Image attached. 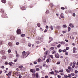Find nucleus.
Returning a JSON list of instances; mask_svg holds the SVG:
<instances>
[{
  "label": "nucleus",
  "instance_id": "5",
  "mask_svg": "<svg viewBox=\"0 0 78 78\" xmlns=\"http://www.w3.org/2000/svg\"><path fill=\"white\" fill-rule=\"evenodd\" d=\"M55 56L56 58H59V55L58 54H55Z\"/></svg>",
  "mask_w": 78,
  "mask_h": 78
},
{
  "label": "nucleus",
  "instance_id": "48",
  "mask_svg": "<svg viewBox=\"0 0 78 78\" xmlns=\"http://www.w3.org/2000/svg\"><path fill=\"white\" fill-rule=\"evenodd\" d=\"M61 47V44H58V46H57V47H58V48H59V47Z\"/></svg>",
  "mask_w": 78,
  "mask_h": 78
},
{
  "label": "nucleus",
  "instance_id": "44",
  "mask_svg": "<svg viewBox=\"0 0 78 78\" xmlns=\"http://www.w3.org/2000/svg\"><path fill=\"white\" fill-rule=\"evenodd\" d=\"M62 33H63V34H64V33H66V31H62Z\"/></svg>",
  "mask_w": 78,
  "mask_h": 78
},
{
  "label": "nucleus",
  "instance_id": "24",
  "mask_svg": "<svg viewBox=\"0 0 78 78\" xmlns=\"http://www.w3.org/2000/svg\"><path fill=\"white\" fill-rule=\"evenodd\" d=\"M37 26L38 27H41V24H40V23H38L37 24Z\"/></svg>",
  "mask_w": 78,
  "mask_h": 78
},
{
  "label": "nucleus",
  "instance_id": "50",
  "mask_svg": "<svg viewBox=\"0 0 78 78\" xmlns=\"http://www.w3.org/2000/svg\"><path fill=\"white\" fill-rule=\"evenodd\" d=\"M61 9H63V10H64V9H65V8H64V7H61Z\"/></svg>",
  "mask_w": 78,
  "mask_h": 78
},
{
  "label": "nucleus",
  "instance_id": "12",
  "mask_svg": "<svg viewBox=\"0 0 78 78\" xmlns=\"http://www.w3.org/2000/svg\"><path fill=\"white\" fill-rule=\"evenodd\" d=\"M60 17L62 18V19H63L64 18V14L63 13H62L60 15Z\"/></svg>",
  "mask_w": 78,
  "mask_h": 78
},
{
  "label": "nucleus",
  "instance_id": "63",
  "mask_svg": "<svg viewBox=\"0 0 78 78\" xmlns=\"http://www.w3.org/2000/svg\"><path fill=\"white\" fill-rule=\"evenodd\" d=\"M18 76H19V78H22V76L20 75V74Z\"/></svg>",
  "mask_w": 78,
  "mask_h": 78
},
{
  "label": "nucleus",
  "instance_id": "58",
  "mask_svg": "<svg viewBox=\"0 0 78 78\" xmlns=\"http://www.w3.org/2000/svg\"><path fill=\"white\" fill-rule=\"evenodd\" d=\"M78 71L77 70H75V73H77Z\"/></svg>",
  "mask_w": 78,
  "mask_h": 78
},
{
  "label": "nucleus",
  "instance_id": "60",
  "mask_svg": "<svg viewBox=\"0 0 78 78\" xmlns=\"http://www.w3.org/2000/svg\"><path fill=\"white\" fill-rule=\"evenodd\" d=\"M60 75L62 76L64 75V73H60Z\"/></svg>",
  "mask_w": 78,
  "mask_h": 78
},
{
  "label": "nucleus",
  "instance_id": "59",
  "mask_svg": "<svg viewBox=\"0 0 78 78\" xmlns=\"http://www.w3.org/2000/svg\"><path fill=\"white\" fill-rule=\"evenodd\" d=\"M72 76H75V73H71Z\"/></svg>",
  "mask_w": 78,
  "mask_h": 78
},
{
  "label": "nucleus",
  "instance_id": "31",
  "mask_svg": "<svg viewBox=\"0 0 78 78\" xmlns=\"http://www.w3.org/2000/svg\"><path fill=\"white\" fill-rule=\"evenodd\" d=\"M28 45L29 47H31V45H32V44H31V43H29V44H28Z\"/></svg>",
  "mask_w": 78,
  "mask_h": 78
},
{
  "label": "nucleus",
  "instance_id": "43",
  "mask_svg": "<svg viewBox=\"0 0 78 78\" xmlns=\"http://www.w3.org/2000/svg\"><path fill=\"white\" fill-rule=\"evenodd\" d=\"M57 77H58V78H61V76H60L59 75H58L57 76Z\"/></svg>",
  "mask_w": 78,
  "mask_h": 78
},
{
  "label": "nucleus",
  "instance_id": "41",
  "mask_svg": "<svg viewBox=\"0 0 78 78\" xmlns=\"http://www.w3.org/2000/svg\"><path fill=\"white\" fill-rule=\"evenodd\" d=\"M8 53H11V50L10 49H9L8 51Z\"/></svg>",
  "mask_w": 78,
  "mask_h": 78
},
{
  "label": "nucleus",
  "instance_id": "57",
  "mask_svg": "<svg viewBox=\"0 0 78 78\" xmlns=\"http://www.w3.org/2000/svg\"><path fill=\"white\" fill-rule=\"evenodd\" d=\"M75 16H76V15H75V13H74L73 14V17H75Z\"/></svg>",
  "mask_w": 78,
  "mask_h": 78
},
{
  "label": "nucleus",
  "instance_id": "10",
  "mask_svg": "<svg viewBox=\"0 0 78 78\" xmlns=\"http://www.w3.org/2000/svg\"><path fill=\"white\" fill-rule=\"evenodd\" d=\"M10 38L12 40H14L15 39V37L13 36H12Z\"/></svg>",
  "mask_w": 78,
  "mask_h": 78
},
{
  "label": "nucleus",
  "instance_id": "7",
  "mask_svg": "<svg viewBox=\"0 0 78 78\" xmlns=\"http://www.w3.org/2000/svg\"><path fill=\"white\" fill-rule=\"evenodd\" d=\"M21 9L22 10H23H23H25V9H26V7L25 6H23L21 8Z\"/></svg>",
  "mask_w": 78,
  "mask_h": 78
},
{
  "label": "nucleus",
  "instance_id": "42",
  "mask_svg": "<svg viewBox=\"0 0 78 78\" xmlns=\"http://www.w3.org/2000/svg\"><path fill=\"white\" fill-rule=\"evenodd\" d=\"M48 53V51H46L44 53V55H47Z\"/></svg>",
  "mask_w": 78,
  "mask_h": 78
},
{
  "label": "nucleus",
  "instance_id": "22",
  "mask_svg": "<svg viewBox=\"0 0 78 78\" xmlns=\"http://www.w3.org/2000/svg\"><path fill=\"white\" fill-rule=\"evenodd\" d=\"M50 6H51V8H52L53 6V4L52 3H50Z\"/></svg>",
  "mask_w": 78,
  "mask_h": 78
},
{
  "label": "nucleus",
  "instance_id": "32",
  "mask_svg": "<svg viewBox=\"0 0 78 78\" xmlns=\"http://www.w3.org/2000/svg\"><path fill=\"white\" fill-rule=\"evenodd\" d=\"M64 77L65 78H68V76H67V75H64Z\"/></svg>",
  "mask_w": 78,
  "mask_h": 78
},
{
  "label": "nucleus",
  "instance_id": "39",
  "mask_svg": "<svg viewBox=\"0 0 78 78\" xmlns=\"http://www.w3.org/2000/svg\"><path fill=\"white\" fill-rule=\"evenodd\" d=\"M49 39H50L51 40V41H52L53 40V38L51 37H50L49 38Z\"/></svg>",
  "mask_w": 78,
  "mask_h": 78
},
{
  "label": "nucleus",
  "instance_id": "64",
  "mask_svg": "<svg viewBox=\"0 0 78 78\" xmlns=\"http://www.w3.org/2000/svg\"><path fill=\"white\" fill-rule=\"evenodd\" d=\"M32 75H33V76L35 77V73H33L32 74Z\"/></svg>",
  "mask_w": 78,
  "mask_h": 78
},
{
  "label": "nucleus",
  "instance_id": "30",
  "mask_svg": "<svg viewBox=\"0 0 78 78\" xmlns=\"http://www.w3.org/2000/svg\"><path fill=\"white\" fill-rule=\"evenodd\" d=\"M64 71V70L63 69H61V70H60L59 71V72L61 73V72H63Z\"/></svg>",
  "mask_w": 78,
  "mask_h": 78
},
{
  "label": "nucleus",
  "instance_id": "3",
  "mask_svg": "<svg viewBox=\"0 0 78 78\" xmlns=\"http://www.w3.org/2000/svg\"><path fill=\"white\" fill-rule=\"evenodd\" d=\"M0 53L1 55H5V51L4 50H2L0 51Z\"/></svg>",
  "mask_w": 78,
  "mask_h": 78
},
{
  "label": "nucleus",
  "instance_id": "9",
  "mask_svg": "<svg viewBox=\"0 0 78 78\" xmlns=\"http://www.w3.org/2000/svg\"><path fill=\"white\" fill-rule=\"evenodd\" d=\"M8 45L10 47H12V44L11 42H9L8 43Z\"/></svg>",
  "mask_w": 78,
  "mask_h": 78
},
{
  "label": "nucleus",
  "instance_id": "4",
  "mask_svg": "<svg viewBox=\"0 0 78 78\" xmlns=\"http://www.w3.org/2000/svg\"><path fill=\"white\" fill-rule=\"evenodd\" d=\"M36 70L35 69H30V72L32 73H35Z\"/></svg>",
  "mask_w": 78,
  "mask_h": 78
},
{
  "label": "nucleus",
  "instance_id": "61",
  "mask_svg": "<svg viewBox=\"0 0 78 78\" xmlns=\"http://www.w3.org/2000/svg\"><path fill=\"white\" fill-rule=\"evenodd\" d=\"M34 64H37V62L36 61L34 62Z\"/></svg>",
  "mask_w": 78,
  "mask_h": 78
},
{
  "label": "nucleus",
  "instance_id": "33",
  "mask_svg": "<svg viewBox=\"0 0 78 78\" xmlns=\"http://www.w3.org/2000/svg\"><path fill=\"white\" fill-rule=\"evenodd\" d=\"M50 28L51 30H53V26H51L50 27Z\"/></svg>",
  "mask_w": 78,
  "mask_h": 78
},
{
  "label": "nucleus",
  "instance_id": "52",
  "mask_svg": "<svg viewBox=\"0 0 78 78\" xmlns=\"http://www.w3.org/2000/svg\"><path fill=\"white\" fill-rule=\"evenodd\" d=\"M66 71L67 72H70V70H69L68 69H66Z\"/></svg>",
  "mask_w": 78,
  "mask_h": 78
},
{
  "label": "nucleus",
  "instance_id": "55",
  "mask_svg": "<svg viewBox=\"0 0 78 78\" xmlns=\"http://www.w3.org/2000/svg\"><path fill=\"white\" fill-rule=\"evenodd\" d=\"M62 51L63 52H66V49H64Z\"/></svg>",
  "mask_w": 78,
  "mask_h": 78
},
{
  "label": "nucleus",
  "instance_id": "23",
  "mask_svg": "<svg viewBox=\"0 0 78 78\" xmlns=\"http://www.w3.org/2000/svg\"><path fill=\"white\" fill-rule=\"evenodd\" d=\"M3 43V41H0V45H2V44Z\"/></svg>",
  "mask_w": 78,
  "mask_h": 78
},
{
  "label": "nucleus",
  "instance_id": "15",
  "mask_svg": "<svg viewBox=\"0 0 78 78\" xmlns=\"http://www.w3.org/2000/svg\"><path fill=\"white\" fill-rule=\"evenodd\" d=\"M69 26H70V27L72 28H73V27H74V26H73V25L72 23H70L69 24Z\"/></svg>",
  "mask_w": 78,
  "mask_h": 78
},
{
  "label": "nucleus",
  "instance_id": "1",
  "mask_svg": "<svg viewBox=\"0 0 78 78\" xmlns=\"http://www.w3.org/2000/svg\"><path fill=\"white\" fill-rule=\"evenodd\" d=\"M21 30L20 29H17L16 30V33L18 34H20L21 33Z\"/></svg>",
  "mask_w": 78,
  "mask_h": 78
},
{
  "label": "nucleus",
  "instance_id": "18",
  "mask_svg": "<svg viewBox=\"0 0 78 78\" xmlns=\"http://www.w3.org/2000/svg\"><path fill=\"white\" fill-rule=\"evenodd\" d=\"M76 49H73V53H76L77 52V51H76Z\"/></svg>",
  "mask_w": 78,
  "mask_h": 78
},
{
  "label": "nucleus",
  "instance_id": "54",
  "mask_svg": "<svg viewBox=\"0 0 78 78\" xmlns=\"http://www.w3.org/2000/svg\"><path fill=\"white\" fill-rule=\"evenodd\" d=\"M76 62H73V65H74V66H75V64H76Z\"/></svg>",
  "mask_w": 78,
  "mask_h": 78
},
{
  "label": "nucleus",
  "instance_id": "19",
  "mask_svg": "<svg viewBox=\"0 0 78 78\" xmlns=\"http://www.w3.org/2000/svg\"><path fill=\"white\" fill-rule=\"evenodd\" d=\"M61 29V27L60 26H58L57 27V29L58 30H59Z\"/></svg>",
  "mask_w": 78,
  "mask_h": 78
},
{
  "label": "nucleus",
  "instance_id": "17",
  "mask_svg": "<svg viewBox=\"0 0 78 78\" xmlns=\"http://www.w3.org/2000/svg\"><path fill=\"white\" fill-rule=\"evenodd\" d=\"M12 64H13V63H12V62H9V65H10L11 67H12Z\"/></svg>",
  "mask_w": 78,
  "mask_h": 78
},
{
  "label": "nucleus",
  "instance_id": "26",
  "mask_svg": "<svg viewBox=\"0 0 78 78\" xmlns=\"http://www.w3.org/2000/svg\"><path fill=\"white\" fill-rule=\"evenodd\" d=\"M16 56L17 58H19L20 55H19V54H16Z\"/></svg>",
  "mask_w": 78,
  "mask_h": 78
},
{
  "label": "nucleus",
  "instance_id": "14",
  "mask_svg": "<svg viewBox=\"0 0 78 78\" xmlns=\"http://www.w3.org/2000/svg\"><path fill=\"white\" fill-rule=\"evenodd\" d=\"M2 2L3 3H5L6 2V0H1Z\"/></svg>",
  "mask_w": 78,
  "mask_h": 78
},
{
  "label": "nucleus",
  "instance_id": "11",
  "mask_svg": "<svg viewBox=\"0 0 78 78\" xmlns=\"http://www.w3.org/2000/svg\"><path fill=\"white\" fill-rule=\"evenodd\" d=\"M2 59H6V57L4 55L2 56Z\"/></svg>",
  "mask_w": 78,
  "mask_h": 78
},
{
  "label": "nucleus",
  "instance_id": "53",
  "mask_svg": "<svg viewBox=\"0 0 78 78\" xmlns=\"http://www.w3.org/2000/svg\"><path fill=\"white\" fill-rule=\"evenodd\" d=\"M46 62H49V59H47L46 60Z\"/></svg>",
  "mask_w": 78,
  "mask_h": 78
},
{
  "label": "nucleus",
  "instance_id": "20",
  "mask_svg": "<svg viewBox=\"0 0 78 78\" xmlns=\"http://www.w3.org/2000/svg\"><path fill=\"white\" fill-rule=\"evenodd\" d=\"M66 61H67L66 62L65 61V64H68L69 63V61L68 60V59H66Z\"/></svg>",
  "mask_w": 78,
  "mask_h": 78
},
{
  "label": "nucleus",
  "instance_id": "27",
  "mask_svg": "<svg viewBox=\"0 0 78 78\" xmlns=\"http://www.w3.org/2000/svg\"><path fill=\"white\" fill-rule=\"evenodd\" d=\"M39 70H40V69L38 68H36V70L37 72H38V71H39Z\"/></svg>",
  "mask_w": 78,
  "mask_h": 78
},
{
  "label": "nucleus",
  "instance_id": "8",
  "mask_svg": "<svg viewBox=\"0 0 78 78\" xmlns=\"http://www.w3.org/2000/svg\"><path fill=\"white\" fill-rule=\"evenodd\" d=\"M0 11L1 12H2V14L5 13L4 12V10H3V9H0Z\"/></svg>",
  "mask_w": 78,
  "mask_h": 78
},
{
  "label": "nucleus",
  "instance_id": "29",
  "mask_svg": "<svg viewBox=\"0 0 78 78\" xmlns=\"http://www.w3.org/2000/svg\"><path fill=\"white\" fill-rule=\"evenodd\" d=\"M12 73V72L11 71L9 72V73H8V74L9 75V76H11Z\"/></svg>",
  "mask_w": 78,
  "mask_h": 78
},
{
  "label": "nucleus",
  "instance_id": "28",
  "mask_svg": "<svg viewBox=\"0 0 78 78\" xmlns=\"http://www.w3.org/2000/svg\"><path fill=\"white\" fill-rule=\"evenodd\" d=\"M62 27L63 28H67V26L66 24L63 25Z\"/></svg>",
  "mask_w": 78,
  "mask_h": 78
},
{
  "label": "nucleus",
  "instance_id": "56",
  "mask_svg": "<svg viewBox=\"0 0 78 78\" xmlns=\"http://www.w3.org/2000/svg\"><path fill=\"white\" fill-rule=\"evenodd\" d=\"M58 51L59 53H61V52H62V50H61V49H59V50H58Z\"/></svg>",
  "mask_w": 78,
  "mask_h": 78
},
{
  "label": "nucleus",
  "instance_id": "37",
  "mask_svg": "<svg viewBox=\"0 0 78 78\" xmlns=\"http://www.w3.org/2000/svg\"><path fill=\"white\" fill-rule=\"evenodd\" d=\"M70 27H68V31H70V30H71Z\"/></svg>",
  "mask_w": 78,
  "mask_h": 78
},
{
  "label": "nucleus",
  "instance_id": "16",
  "mask_svg": "<svg viewBox=\"0 0 78 78\" xmlns=\"http://www.w3.org/2000/svg\"><path fill=\"white\" fill-rule=\"evenodd\" d=\"M16 73L17 76H19L20 75V72H16Z\"/></svg>",
  "mask_w": 78,
  "mask_h": 78
},
{
  "label": "nucleus",
  "instance_id": "35",
  "mask_svg": "<svg viewBox=\"0 0 78 78\" xmlns=\"http://www.w3.org/2000/svg\"><path fill=\"white\" fill-rule=\"evenodd\" d=\"M52 54H55V53H56V51H52Z\"/></svg>",
  "mask_w": 78,
  "mask_h": 78
},
{
  "label": "nucleus",
  "instance_id": "47",
  "mask_svg": "<svg viewBox=\"0 0 78 78\" xmlns=\"http://www.w3.org/2000/svg\"><path fill=\"white\" fill-rule=\"evenodd\" d=\"M25 53L26 54V52H25V51H23L22 52V55H24V54H25Z\"/></svg>",
  "mask_w": 78,
  "mask_h": 78
},
{
  "label": "nucleus",
  "instance_id": "36",
  "mask_svg": "<svg viewBox=\"0 0 78 78\" xmlns=\"http://www.w3.org/2000/svg\"><path fill=\"white\" fill-rule=\"evenodd\" d=\"M68 69H69V70H71V69H72V67H71V66H68Z\"/></svg>",
  "mask_w": 78,
  "mask_h": 78
},
{
  "label": "nucleus",
  "instance_id": "51",
  "mask_svg": "<svg viewBox=\"0 0 78 78\" xmlns=\"http://www.w3.org/2000/svg\"><path fill=\"white\" fill-rule=\"evenodd\" d=\"M68 77H70L71 76V74H69L68 75Z\"/></svg>",
  "mask_w": 78,
  "mask_h": 78
},
{
  "label": "nucleus",
  "instance_id": "34",
  "mask_svg": "<svg viewBox=\"0 0 78 78\" xmlns=\"http://www.w3.org/2000/svg\"><path fill=\"white\" fill-rule=\"evenodd\" d=\"M49 56L50 57V58H51L52 59H53V55H49Z\"/></svg>",
  "mask_w": 78,
  "mask_h": 78
},
{
  "label": "nucleus",
  "instance_id": "2",
  "mask_svg": "<svg viewBox=\"0 0 78 78\" xmlns=\"http://www.w3.org/2000/svg\"><path fill=\"white\" fill-rule=\"evenodd\" d=\"M7 14L5 13H2V18H5L6 17V16Z\"/></svg>",
  "mask_w": 78,
  "mask_h": 78
},
{
  "label": "nucleus",
  "instance_id": "45",
  "mask_svg": "<svg viewBox=\"0 0 78 78\" xmlns=\"http://www.w3.org/2000/svg\"><path fill=\"white\" fill-rule=\"evenodd\" d=\"M25 35V34H22L21 35V37H24Z\"/></svg>",
  "mask_w": 78,
  "mask_h": 78
},
{
  "label": "nucleus",
  "instance_id": "62",
  "mask_svg": "<svg viewBox=\"0 0 78 78\" xmlns=\"http://www.w3.org/2000/svg\"><path fill=\"white\" fill-rule=\"evenodd\" d=\"M76 54L73 55V57H76Z\"/></svg>",
  "mask_w": 78,
  "mask_h": 78
},
{
  "label": "nucleus",
  "instance_id": "40",
  "mask_svg": "<svg viewBox=\"0 0 78 78\" xmlns=\"http://www.w3.org/2000/svg\"><path fill=\"white\" fill-rule=\"evenodd\" d=\"M18 67L19 68H22V67H23V66L21 65L20 66H19Z\"/></svg>",
  "mask_w": 78,
  "mask_h": 78
},
{
  "label": "nucleus",
  "instance_id": "46",
  "mask_svg": "<svg viewBox=\"0 0 78 78\" xmlns=\"http://www.w3.org/2000/svg\"><path fill=\"white\" fill-rule=\"evenodd\" d=\"M49 13V11L48 10H47L46 12V14H48Z\"/></svg>",
  "mask_w": 78,
  "mask_h": 78
},
{
  "label": "nucleus",
  "instance_id": "38",
  "mask_svg": "<svg viewBox=\"0 0 78 78\" xmlns=\"http://www.w3.org/2000/svg\"><path fill=\"white\" fill-rule=\"evenodd\" d=\"M50 73L51 74V75H53V74H54V72L52 71Z\"/></svg>",
  "mask_w": 78,
  "mask_h": 78
},
{
  "label": "nucleus",
  "instance_id": "6",
  "mask_svg": "<svg viewBox=\"0 0 78 78\" xmlns=\"http://www.w3.org/2000/svg\"><path fill=\"white\" fill-rule=\"evenodd\" d=\"M30 53L29 51H28L27 52H26V55H27V54H27V55L26 56L25 58H27V56H28V55H30Z\"/></svg>",
  "mask_w": 78,
  "mask_h": 78
},
{
  "label": "nucleus",
  "instance_id": "13",
  "mask_svg": "<svg viewBox=\"0 0 78 78\" xmlns=\"http://www.w3.org/2000/svg\"><path fill=\"white\" fill-rule=\"evenodd\" d=\"M58 43L60 44H65L66 43L65 42L62 41V42H59Z\"/></svg>",
  "mask_w": 78,
  "mask_h": 78
},
{
  "label": "nucleus",
  "instance_id": "49",
  "mask_svg": "<svg viewBox=\"0 0 78 78\" xmlns=\"http://www.w3.org/2000/svg\"><path fill=\"white\" fill-rule=\"evenodd\" d=\"M8 4L10 5H11V2H8Z\"/></svg>",
  "mask_w": 78,
  "mask_h": 78
},
{
  "label": "nucleus",
  "instance_id": "25",
  "mask_svg": "<svg viewBox=\"0 0 78 78\" xmlns=\"http://www.w3.org/2000/svg\"><path fill=\"white\" fill-rule=\"evenodd\" d=\"M38 62H41L42 61V60L41 58H39L38 59Z\"/></svg>",
  "mask_w": 78,
  "mask_h": 78
},
{
  "label": "nucleus",
  "instance_id": "21",
  "mask_svg": "<svg viewBox=\"0 0 78 78\" xmlns=\"http://www.w3.org/2000/svg\"><path fill=\"white\" fill-rule=\"evenodd\" d=\"M36 78H38V77H39V74H38V73H36Z\"/></svg>",
  "mask_w": 78,
  "mask_h": 78
}]
</instances>
